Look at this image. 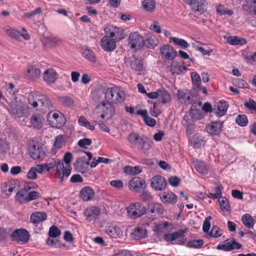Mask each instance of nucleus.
Instances as JSON below:
<instances>
[{
	"label": "nucleus",
	"instance_id": "nucleus-1",
	"mask_svg": "<svg viewBox=\"0 0 256 256\" xmlns=\"http://www.w3.org/2000/svg\"><path fill=\"white\" fill-rule=\"evenodd\" d=\"M170 225H156L154 230L158 234L165 233L164 239L167 242H171L172 244L182 245L186 241L184 234L188 231L187 229L179 230L171 234L166 233L168 231Z\"/></svg>",
	"mask_w": 256,
	"mask_h": 256
},
{
	"label": "nucleus",
	"instance_id": "nucleus-2",
	"mask_svg": "<svg viewBox=\"0 0 256 256\" xmlns=\"http://www.w3.org/2000/svg\"><path fill=\"white\" fill-rule=\"evenodd\" d=\"M128 141L133 146H136L137 148L142 152H146L150 148L152 141L146 136H140L136 133H131L128 136Z\"/></svg>",
	"mask_w": 256,
	"mask_h": 256
},
{
	"label": "nucleus",
	"instance_id": "nucleus-3",
	"mask_svg": "<svg viewBox=\"0 0 256 256\" xmlns=\"http://www.w3.org/2000/svg\"><path fill=\"white\" fill-rule=\"evenodd\" d=\"M104 95L107 103L117 104L122 102L124 100L122 92L116 86L108 88L105 92Z\"/></svg>",
	"mask_w": 256,
	"mask_h": 256
},
{
	"label": "nucleus",
	"instance_id": "nucleus-4",
	"mask_svg": "<svg viewBox=\"0 0 256 256\" xmlns=\"http://www.w3.org/2000/svg\"><path fill=\"white\" fill-rule=\"evenodd\" d=\"M11 240L21 244H27L30 238L28 232L24 228L16 229L10 234Z\"/></svg>",
	"mask_w": 256,
	"mask_h": 256
},
{
	"label": "nucleus",
	"instance_id": "nucleus-5",
	"mask_svg": "<svg viewBox=\"0 0 256 256\" xmlns=\"http://www.w3.org/2000/svg\"><path fill=\"white\" fill-rule=\"evenodd\" d=\"M46 151L44 145L38 142L28 148L30 156L34 160L43 158L46 155Z\"/></svg>",
	"mask_w": 256,
	"mask_h": 256
},
{
	"label": "nucleus",
	"instance_id": "nucleus-6",
	"mask_svg": "<svg viewBox=\"0 0 256 256\" xmlns=\"http://www.w3.org/2000/svg\"><path fill=\"white\" fill-rule=\"evenodd\" d=\"M126 210L128 216L130 218L136 219L145 214L146 208L142 204L136 202L128 206Z\"/></svg>",
	"mask_w": 256,
	"mask_h": 256
},
{
	"label": "nucleus",
	"instance_id": "nucleus-7",
	"mask_svg": "<svg viewBox=\"0 0 256 256\" xmlns=\"http://www.w3.org/2000/svg\"><path fill=\"white\" fill-rule=\"evenodd\" d=\"M106 34L109 35L112 38L118 42L126 37L124 29L116 27L113 25L107 26L104 29Z\"/></svg>",
	"mask_w": 256,
	"mask_h": 256
},
{
	"label": "nucleus",
	"instance_id": "nucleus-8",
	"mask_svg": "<svg viewBox=\"0 0 256 256\" xmlns=\"http://www.w3.org/2000/svg\"><path fill=\"white\" fill-rule=\"evenodd\" d=\"M9 112L15 118H20L26 115L27 109L22 104L12 102L10 106Z\"/></svg>",
	"mask_w": 256,
	"mask_h": 256
},
{
	"label": "nucleus",
	"instance_id": "nucleus-9",
	"mask_svg": "<svg viewBox=\"0 0 256 256\" xmlns=\"http://www.w3.org/2000/svg\"><path fill=\"white\" fill-rule=\"evenodd\" d=\"M128 42L131 48L140 49L144 45L142 37L136 32L130 34L128 38Z\"/></svg>",
	"mask_w": 256,
	"mask_h": 256
},
{
	"label": "nucleus",
	"instance_id": "nucleus-10",
	"mask_svg": "<svg viewBox=\"0 0 256 256\" xmlns=\"http://www.w3.org/2000/svg\"><path fill=\"white\" fill-rule=\"evenodd\" d=\"M186 3L188 4L192 11L198 12L202 14L206 10V0H182Z\"/></svg>",
	"mask_w": 256,
	"mask_h": 256
},
{
	"label": "nucleus",
	"instance_id": "nucleus-11",
	"mask_svg": "<svg viewBox=\"0 0 256 256\" xmlns=\"http://www.w3.org/2000/svg\"><path fill=\"white\" fill-rule=\"evenodd\" d=\"M242 247V245L236 242V240L232 238L230 240H226L223 244H218L216 248L219 250L228 252L234 249L238 250L241 248Z\"/></svg>",
	"mask_w": 256,
	"mask_h": 256
},
{
	"label": "nucleus",
	"instance_id": "nucleus-12",
	"mask_svg": "<svg viewBox=\"0 0 256 256\" xmlns=\"http://www.w3.org/2000/svg\"><path fill=\"white\" fill-rule=\"evenodd\" d=\"M242 247V245L236 242V240L232 238L230 240H226L223 244H218L216 248L219 250L228 252L234 249L238 250L241 248Z\"/></svg>",
	"mask_w": 256,
	"mask_h": 256
},
{
	"label": "nucleus",
	"instance_id": "nucleus-13",
	"mask_svg": "<svg viewBox=\"0 0 256 256\" xmlns=\"http://www.w3.org/2000/svg\"><path fill=\"white\" fill-rule=\"evenodd\" d=\"M128 186L130 190L138 192L146 188V183L142 178L136 176L130 180Z\"/></svg>",
	"mask_w": 256,
	"mask_h": 256
},
{
	"label": "nucleus",
	"instance_id": "nucleus-14",
	"mask_svg": "<svg viewBox=\"0 0 256 256\" xmlns=\"http://www.w3.org/2000/svg\"><path fill=\"white\" fill-rule=\"evenodd\" d=\"M101 46L106 52H111L116 47V40L112 38L109 35L104 36L101 40Z\"/></svg>",
	"mask_w": 256,
	"mask_h": 256
},
{
	"label": "nucleus",
	"instance_id": "nucleus-15",
	"mask_svg": "<svg viewBox=\"0 0 256 256\" xmlns=\"http://www.w3.org/2000/svg\"><path fill=\"white\" fill-rule=\"evenodd\" d=\"M223 128V122L216 121L211 122L206 127V130L212 136L219 135Z\"/></svg>",
	"mask_w": 256,
	"mask_h": 256
},
{
	"label": "nucleus",
	"instance_id": "nucleus-16",
	"mask_svg": "<svg viewBox=\"0 0 256 256\" xmlns=\"http://www.w3.org/2000/svg\"><path fill=\"white\" fill-rule=\"evenodd\" d=\"M151 186L157 190H164L166 186L165 179L160 175L154 176L151 180Z\"/></svg>",
	"mask_w": 256,
	"mask_h": 256
},
{
	"label": "nucleus",
	"instance_id": "nucleus-17",
	"mask_svg": "<svg viewBox=\"0 0 256 256\" xmlns=\"http://www.w3.org/2000/svg\"><path fill=\"white\" fill-rule=\"evenodd\" d=\"M100 214V208L94 206L87 208L84 212V214L89 222L98 218Z\"/></svg>",
	"mask_w": 256,
	"mask_h": 256
},
{
	"label": "nucleus",
	"instance_id": "nucleus-18",
	"mask_svg": "<svg viewBox=\"0 0 256 256\" xmlns=\"http://www.w3.org/2000/svg\"><path fill=\"white\" fill-rule=\"evenodd\" d=\"M179 102L185 104H192L191 100L192 94L190 92L186 90H178L177 94Z\"/></svg>",
	"mask_w": 256,
	"mask_h": 256
},
{
	"label": "nucleus",
	"instance_id": "nucleus-19",
	"mask_svg": "<svg viewBox=\"0 0 256 256\" xmlns=\"http://www.w3.org/2000/svg\"><path fill=\"white\" fill-rule=\"evenodd\" d=\"M159 196L164 203L174 204L178 200L177 196L172 192L160 193Z\"/></svg>",
	"mask_w": 256,
	"mask_h": 256
},
{
	"label": "nucleus",
	"instance_id": "nucleus-20",
	"mask_svg": "<svg viewBox=\"0 0 256 256\" xmlns=\"http://www.w3.org/2000/svg\"><path fill=\"white\" fill-rule=\"evenodd\" d=\"M228 106L226 101H220L214 106V114L218 117L222 116L226 114Z\"/></svg>",
	"mask_w": 256,
	"mask_h": 256
},
{
	"label": "nucleus",
	"instance_id": "nucleus-21",
	"mask_svg": "<svg viewBox=\"0 0 256 256\" xmlns=\"http://www.w3.org/2000/svg\"><path fill=\"white\" fill-rule=\"evenodd\" d=\"M57 72L52 68H48L44 72V80L48 84H52L54 83L57 79Z\"/></svg>",
	"mask_w": 256,
	"mask_h": 256
},
{
	"label": "nucleus",
	"instance_id": "nucleus-22",
	"mask_svg": "<svg viewBox=\"0 0 256 256\" xmlns=\"http://www.w3.org/2000/svg\"><path fill=\"white\" fill-rule=\"evenodd\" d=\"M160 52L166 59L172 60L176 56V52L168 44L160 48Z\"/></svg>",
	"mask_w": 256,
	"mask_h": 256
},
{
	"label": "nucleus",
	"instance_id": "nucleus-23",
	"mask_svg": "<svg viewBox=\"0 0 256 256\" xmlns=\"http://www.w3.org/2000/svg\"><path fill=\"white\" fill-rule=\"evenodd\" d=\"M36 102L42 106V110H49L52 107V102L50 98L46 95L38 92Z\"/></svg>",
	"mask_w": 256,
	"mask_h": 256
},
{
	"label": "nucleus",
	"instance_id": "nucleus-24",
	"mask_svg": "<svg viewBox=\"0 0 256 256\" xmlns=\"http://www.w3.org/2000/svg\"><path fill=\"white\" fill-rule=\"evenodd\" d=\"M80 53L82 56L89 62L94 63L96 61V57L94 52L87 46H82Z\"/></svg>",
	"mask_w": 256,
	"mask_h": 256
},
{
	"label": "nucleus",
	"instance_id": "nucleus-25",
	"mask_svg": "<svg viewBox=\"0 0 256 256\" xmlns=\"http://www.w3.org/2000/svg\"><path fill=\"white\" fill-rule=\"evenodd\" d=\"M136 114L140 116L145 124L148 126L153 127L156 126V120L154 118L148 116V112L146 110H138L136 112Z\"/></svg>",
	"mask_w": 256,
	"mask_h": 256
},
{
	"label": "nucleus",
	"instance_id": "nucleus-26",
	"mask_svg": "<svg viewBox=\"0 0 256 256\" xmlns=\"http://www.w3.org/2000/svg\"><path fill=\"white\" fill-rule=\"evenodd\" d=\"M94 195V190L89 186L82 188L80 191V196L83 201H89L93 198Z\"/></svg>",
	"mask_w": 256,
	"mask_h": 256
},
{
	"label": "nucleus",
	"instance_id": "nucleus-27",
	"mask_svg": "<svg viewBox=\"0 0 256 256\" xmlns=\"http://www.w3.org/2000/svg\"><path fill=\"white\" fill-rule=\"evenodd\" d=\"M130 68L138 72H141L143 70V60L140 58H138L136 56H132L130 60Z\"/></svg>",
	"mask_w": 256,
	"mask_h": 256
},
{
	"label": "nucleus",
	"instance_id": "nucleus-28",
	"mask_svg": "<svg viewBox=\"0 0 256 256\" xmlns=\"http://www.w3.org/2000/svg\"><path fill=\"white\" fill-rule=\"evenodd\" d=\"M47 218L46 212H33L30 216L31 222L34 224H38L44 222Z\"/></svg>",
	"mask_w": 256,
	"mask_h": 256
},
{
	"label": "nucleus",
	"instance_id": "nucleus-29",
	"mask_svg": "<svg viewBox=\"0 0 256 256\" xmlns=\"http://www.w3.org/2000/svg\"><path fill=\"white\" fill-rule=\"evenodd\" d=\"M4 30L5 32L7 33V34L10 37L12 38H14L16 39H18L20 37L22 36L24 39L26 40H28L30 38V34L26 32L24 34H21L19 32H18L16 30H14L12 28H6L4 29Z\"/></svg>",
	"mask_w": 256,
	"mask_h": 256
},
{
	"label": "nucleus",
	"instance_id": "nucleus-30",
	"mask_svg": "<svg viewBox=\"0 0 256 256\" xmlns=\"http://www.w3.org/2000/svg\"><path fill=\"white\" fill-rule=\"evenodd\" d=\"M41 74L39 68L35 66H28L27 67L26 76L30 79L35 80L38 78Z\"/></svg>",
	"mask_w": 256,
	"mask_h": 256
},
{
	"label": "nucleus",
	"instance_id": "nucleus-31",
	"mask_svg": "<svg viewBox=\"0 0 256 256\" xmlns=\"http://www.w3.org/2000/svg\"><path fill=\"white\" fill-rule=\"evenodd\" d=\"M184 62L182 64H180L177 62H173L171 64L170 71L173 74L180 75L182 74L187 70V68L182 66Z\"/></svg>",
	"mask_w": 256,
	"mask_h": 256
},
{
	"label": "nucleus",
	"instance_id": "nucleus-32",
	"mask_svg": "<svg viewBox=\"0 0 256 256\" xmlns=\"http://www.w3.org/2000/svg\"><path fill=\"white\" fill-rule=\"evenodd\" d=\"M89 164V162L86 160L85 157H80L76 160L74 166L78 172H83Z\"/></svg>",
	"mask_w": 256,
	"mask_h": 256
},
{
	"label": "nucleus",
	"instance_id": "nucleus-33",
	"mask_svg": "<svg viewBox=\"0 0 256 256\" xmlns=\"http://www.w3.org/2000/svg\"><path fill=\"white\" fill-rule=\"evenodd\" d=\"M106 232L111 237L116 238L122 234L120 229L114 225H110L106 228Z\"/></svg>",
	"mask_w": 256,
	"mask_h": 256
},
{
	"label": "nucleus",
	"instance_id": "nucleus-34",
	"mask_svg": "<svg viewBox=\"0 0 256 256\" xmlns=\"http://www.w3.org/2000/svg\"><path fill=\"white\" fill-rule=\"evenodd\" d=\"M158 99L159 102L162 104H166L171 100L170 95L169 92L164 89L158 90Z\"/></svg>",
	"mask_w": 256,
	"mask_h": 256
},
{
	"label": "nucleus",
	"instance_id": "nucleus-35",
	"mask_svg": "<svg viewBox=\"0 0 256 256\" xmlns=\"http://www.w3.org/2000/svg\"><path fill=\"white\" fill-rule=\"evenodd\" d=\"M144 45L148 48H154L158 44V39L152 34L147 35L144 40Z\"/></svg>",
	"mask_w": 256,
	"mask_h": 256
},
{
	"label": "nucleus",
	"instance_id": "nucleus-36",
	"mask_svg": "<svg viewBox=\"0 0 256 256\" xmlns=\"http://www.w3.org/2000/svg\"><path fill=\"white\" fill-rule=\"evenodd\" d=\"M228 42L231 45L243 46L246 44L245 38L236 36H229L227 39Z\"/></svg>",
	"mask_w": 256,
	"mask_h": 256
},
{
	"label": "nucleus",
	"instance_id": "nucleus-37",
	"mask_svg": "<svg viewBox=\"0 0 256 256\" xmlns=\"http://www.w3.org/2000/svg\"><path fill=\"white\" fill-rule=\"evenodd\" d=\"M146 234V230L140 227L136 228L132 232V238L138 240L144 238Z\"/></svg>",
	"mask_w": 256,
	"mask_h": 256
},
{
	"label": "nucleus",
	"instance_id": "nucleus-38",
	"mask_svg": "<svg viewBox=\"0 0 256 256\" xmlns=\"http://www.w3.org/2000/svg\"><path fill=\"white\" fill-rule=\"evenodd\" d=\"M191 78L192 82L193 89L194 90H200L201 79L199 74L196 72L191 73Z\"/></svg>",
	"mask_w": 256,
	"mask_h": 256
},
{
	"label": "nucleus",
	"instance_id": "nucleus-39",
	"mask_svg": "<svg viewBox=\"0 0 256 256\" xmlns=\"http://www.w3.org/2000/svg\"><path fill=\"white\" fill-rule=\"evenodd\" d=\"M148 208L151 214L156 212L158 214L160 215L162 214L164 212V208L160 203L150 204H148Z\"/></svg>",
	"mask_w": 256,
	"mask_h": 256
},
{
	"label": "nucleus",
	"instance_id": "nucleus-40",
	"mask_svg": "<svg viewBox=\"0 0 256 256\" xmlns=\"http://www.w3.org/2000/svg\"><path fill=\"white\" fill-rule=\"evenodd\" d=\"M142 6L146 11L152 12L155 9L156 2L154 0H144L142 2Z\"/></svg>",
	"mask_w": 256,
	"mask_h": 256
},
{
	"label": "nucleus",
	"instance_id": "nucleus-41",
	"mask_svg": "<svg viewBox=\"0 0 256 256\" xmlns=\"http://www.w3.org/2000/svg\"><path fill=\"white\" fill-rule=\"evenodd\" d=\"M78 124L80 126H84L91 130H94L95 128L94 125L92 124L84 116H82L78 118Z\"/></svg>",
	"mask_w": 256,
	"mask_h": 256
},
{
	"label": "nucleus",
	"instance_id": "nucleus-42",
	"mask_svg": "<svg viewBox=\"0 0 256 256\" xmlns=\"http://www.w3.org/2000/svg\"><path fill=\"white\" fill-rule=\"evenodd\" d=\"M30 122L34 128L40 129L42 128V121L40 116L32 115L30 118Z\"/></svg>",
	"mask_w": 256,
	"mask_h": 256
},
{
	"label": "nucleus",
	"instance_id": "nucleus-43",
	"mask_svg": "<svg viewBox=\"0 0 256 256\" xmlns=\"http://www.w3.org/2000/svg\"><path fill=\"white\" fill-rule=\"evenodd\" d=\"M194 166L196 170L200 174H204L208 172V166L202 162H196Z\"/></svg>",
	"mask_w": 256,
	"mask_h": 256
},
{
	"label": "nucleus",
	"instance_id": "nucleus-44",
	"mask_svg": "<svg viewBox=\"0 0 256 256\" xmlns=\"http://www.w3.org/2000/svg\"><path fill=\"white\" fill-rule=\"evenodd\" d=\"M38 94V92H32L29 94L28 96V104L34 108H36L38 105L36 102Z\"/></svg>",
	"mask_w": 256,
	"mask_h": 256
},
{
	"label": "nucleus",
	"instance_id": "nucleus-45",
	"mask_svg": "<svg viewBox=\"0 0 256 256\" xmlns=\"http://www.w3.org/2000/svg\"><path fill=\"white\" fill-rule=\"evenodd\" d=\"M218 200L220 203L222 210H225L228 212H230V207L229 204V202L226 198L222 196L220 197L218 199Z\"/></svg>",
	"mask_w": 256,
	"mask_h": 256
},
{
	"label": "nucleus",
	"instance_id": "nucleus-46",
	"mask_svg": "<svg viewBox=\"0 0 256 256\" xmlns=\"http://www.w3.org/2000/svg\"><path fill=\"white\" fill-rule=\"evenodd\" d=\"M28 192H25L23 188L18 191L16 195V200L20 204L26 202V197Z\"/></svg>",
	"mask_w": 256,
	"mask_h": 256
},
{
	"label": "nucleus",
	"instance_id": "nucleus-47",
	"mask_svg": "<svg viewBox=\"0 0 256 256\" xmlns=\"http://www.w3.org/2000/svg\"><path fill=\"white\" fill-rule=\"evenodd\" d=\"M60 42V40L58 38L52 36L44 38L42 40L44 45L50 46L57 44Z\"/></svg>",
	"mask_w": 256,
	"mask_h": 256
},
{
	"label": "nucleus",
	"instance_id": "nucleus-48",
	"mask_svg": "<svg viewBox=\"0 0 256 256\" xmlns=\"http://www.w3.org/2000/svg\"><path fill=\"white\" fill-rule=\"evenodd\" d=\"M65 145L64 136L62 135H58L56 136L54 147L56 149H60Z\"/></svg>",
	"mask_w": 256,
	"mask_h": 256
},
{
	"label": "nucleus",
	"instance_id": "nucleus-49",
	"mask_svg": "<svg viewBox=\"0 0 256 256\" xmlns=\"http://www.w3.org/2000/svg\"><path fill=\"white\" fill-rule=\"evenodd\" d=\"M60 102L66 106H71L74 104V100L68 96H64L59 98Z\"/></svg>",
	"mask_w": 256,
	"mask_h": 256
},
{
	"label": "nucleus",
	"instance_id": "nucleus-50",
	"mask_svg": "<svg viewBox=\"0 0 256 256\" xmlns=\"http://www.w3.org/2000/svg\"><path fill=\"white\" fill-rule=\"evenodd\" d=\"M236 122L241 126H246L248 124V119L244 114H238L236 118Z\"/></svg>",
	"mask_w": 256,
	"mask_h": 256
},
{
	"label": "nucleus",
	"instance_id": "nucleus-51",
	"mask_svg": "<svg viewBox=\"0 0 256 256\" xmlns=\"http://www.w3.org/2000/svg\"><path fill=\"white\" fill-rule=\"evenodd\" d=\"M170 39L176 45L178 46L183 48H186L189 46L188 42L183 39L175 37H172Z\"/></svg>",
	"mask_w": 256,
	"mask_h": 256
},
{
	"label": "nucleus",
	"instance_id": "nucleus-52",
	"mask_svg": "<svg viewBox=\"0 0 256 256\" xmlns=\"http://www.w3.org/2000/svg\"><path fill=\"white\" fill-rule=\"evenodd\" d=\"M204 244L202 240H190L187 242L186 246L188 247L192 248H198Z\"/></svg>",
	"mask_w": 256,
	"mask_h": 256
},
{
	"label": "nucleus",
	"instance_id": "nucleus-53",
	"mask_svg": "<svg viewBox=\"0 0 256 256\" xmlns=\"http://www.w3.org/2000/svg\"><path fill=\"white\" fill-rule=\"evenodd\" d=\"M72 168L70 165L66 166V167L64 168L62 170L60 175L58 176V178L60 180V182H62L64 181V178L68 177L71 172Z\"/></svg>",
	"mask_w": 256,
	"mask_h": 256
},
{
	"label": "nucleus",
	"instance_id": "nucleus-54",
	"mask_svg": "<svg viewBox=\"0 0 256 256\" xmlns=\"http://www.w3.org/2000/svg\"><path fill=\"white\" fill-rule=\"evenodd\" d=\"M38 185L32 182H26L24 184L23 190L26 192L34 191V190L37 188Z\"/></svg>",
	"mask_w": 256,
	"mask_h": 256
},
{
	"label": "nucleus",
	"instance_id": "nucleus-55",
	"mask_svg": "<svg viewBox=\"0 0 256 256\" xmlns=\"http://www.w3.org/2000/svg\"><path fill=\"white\" fill-rule=\"evenodd\" d=\"M60 234L61 232L60 230L54 225H52V226L50 227L48 232L50 237L54 238L60 236Z\"/></svg>",
	"mask_w": 256,
	"mask_h": 256
},
{
	"label": "nucleus",
	"instance_id": "nucleus-56",
	"mask_svg": "<svg viewBox=\"0 0 256 256\" xmlns=\"http://www.w3.org/2000/svg\"><path fill=\"white\" fill-rule=\"evenodd\" d=\"M106 109V110H104V112L106 116H108L110 118H112L115 114V108L112 104L107 103Z\"/></svg>",
	"mask_w": 256,
	"mask_h": 256
},
{
	"label": "nucleus",
	"instance_id": "nucleus-57",
	"mask_svg": "<svg viewBox=\"0 0 256 256\" xmlns=\"http://www.w3.org/2000/svg\"><path fill=\"white\" fill-rule=\"evenodd\" d=\"M209 234L212 237L217 238L221 236L222 232V230L216 225H214Z\"/></svg>",
	"mask_w": 256,
	"mask_h": 256
},
{
	"label": "nucleus",
	"instance_id": "nucleus-58",
	"mask_svg": "<svg viewBox=\"0 0 256 256\" xmlns=\"http://www.w3.org/2000/svg\"><path fill=\"white\" fill-rule=\"evenodd\" d=\"M92 141L90 138H84L79 140L78 142V146L82 148H86L87 146H89L92 144Z\"/></svg>",
	"mask_w": 256,
	"mask_h": 256
},
{
	"label": "nucleus",
	"instance_id": "nucleus-59",
	"mask_svg": "<svg viewBox=\"0 0 256 256\" xmlns=\"http://www.w3.org/2000/svg\"><path fill=\"white\" fill-rule=\"evenodd\" d=\"M40 198V196L39 192L34 190L29 192L28 193V196L26 197V202Z\"/></svg>",
	"mask_w": 256,
	"mask_h": 256
},
{
	"label": "nucleus",
	"instance_id": "nucleus-60",
	"mask_svg": "<svg viewBox=\"0 0 256 256\" xmlns=\"http://www.w3.org/2000/svg\"><path fill=\"white\" fill-rule=\"evenodd\" d=\"M242 220L243 224H254V220L248 214L243 215Z\"/></svg>",
	"mask_w": 256,
	"mask_h": 256
},
{
	"label": "nucleus",
	"instance_id": "nucleus-61",
	"mask_svg": "<svg viewBox=\"0 0 256 256\" xmlns=\"http://www.w3.org/2000/svg\"><path fill=\"white\" fill-rule=\"evenodd\" d=\"M244 58L248 62H256V52L254 53L248 52L244 55Z\"/></svg>",
	"mask_w": 256,
	"mask_h": 256
},
{
	"label": "nucleus",
	"instance_id": "nucleus-62",
	"mask_svg": "<svg viewBox=\"0 0 256 256\" xmlns=\"http://www.w3.org/2000/svg\"><path fill=\"white\" fill-rule=\"evenodd\" d=\"M256 4V0H248L246 1V3L244 4L242 6L243 10L246 12H250L251 10V8L252 6V4Z\"/></svg>",
	"mask_w": 256,
	"mask_h": 256
},
{
	"label": "nucleus",
	"instance_id": "nucleus-63",
	"mask_svg": "<svg viewBox=\"0 0 256 256\" xmlns=\"http://www.w3.org/2000/svg\"><path fill=\"white\" fill-rule=\"evenodd\" d=\"M244 106L250 110L256 111V102L252 99H250L248 102H245Z\"/></svg>",
	"mask_w": 256,
	"mask_h": 256
},
{
	"label": "nucleus",
	"instance_id": "nucleus-64",
	"mask_svg": "<svg viewBox=\"0 0 256 256\" xmlns=\"http://www.w3.org/2000/svg\"><path fill=\"white\" fill-rule=\"evenodd\" d=\"M27 178L30 180H35L37 178V172L35 167H32L27 174Z\"/></svg>",
	"mask_w": 256,
	"mask_h": 256
}]
</instances>
